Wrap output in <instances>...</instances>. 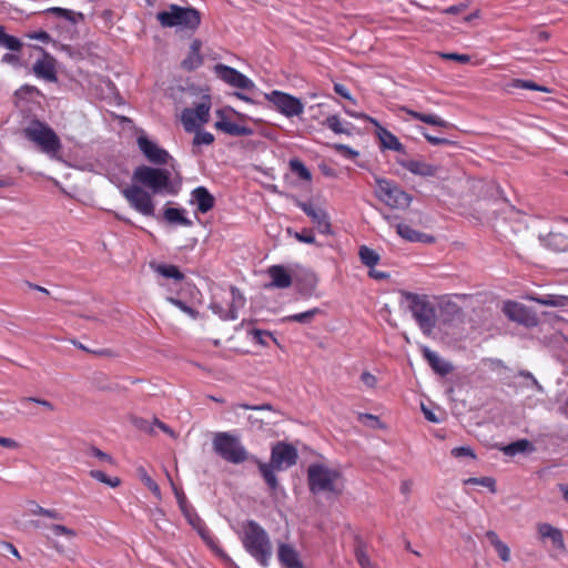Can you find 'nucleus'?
<instances>
[{
	"instance_id": "obj_56",
	"label": "nucleus",
	"mask_w": 568,
	"mask_h": 568,
	"mask_svg": "<svg viewBox=\"0 0 568 568\" xmlns=\"http://www.w3.org/2000/svg\"><path fill=\"white\" fill-rule=\"evenodd\" d=\"M131 423L140 430L150 432L149 422L142 417L133 416L131 417Z\"/></svg>"
},
{
	"instance_id": "obj_46",
	"label": "nucleus",
	"mask_w": 568,
	"mask_h": 568,
	"mask_svg": "<svg viewBox=\"0 0 568 568\" xmlns=\"http://www.w3.org/2000/svg\"><path fill=\"white\" fill-rule=\"evenodd\" d=\"M355 557L361 566V568H375V566L372 564L365 548L362 545H358L355 549Z\"/></svg>"
},
{
	"instance_id": "obj_34",
	"label": "nucleus",
	"mask_w": 568,
	"mask_h": 568,
	"mask_svg": "<svg viewBox=\"0 0 568 568\" xmlns=\"http://www.w3.org/2000/svg\"><path fill=\"white\" fill-rule=\"evenodd\" d=\"M546 245L555 252H567L568 236L559 232H550L546 237Z\"/></svg>"
},
{
	"instance_id": "obj_28",
	"label": "nucleus",
	"mask_w": 568,
	"mask_h": 568,
	"mask_svg": "<svg viewBox=\"0 0 568 568\" xmlns=\"http://www.w3.org/2000/svg\"><path fill=\"white\" fill-rule=\"evenodd\" d=\"M215 129L222 131L232 136H244L251 133V130L246 126L239 125L235 122L230 121L226 118H222L214 124Z\"/></svg>"
},
{
	"instance_id": "obj_33",
	"label": "nucleus",
	"mask_w": 568,
	"mask_h": 568,
	"mask_svg": "<svg viewBox=\"0 0 568 568\" xmlns=\"http://www.w3.org/2000/svg\"><path fill=\"white\" fill-rule=\"evenodd\" d=\"M535 450L534 445L528 439H519L510 443L501 448L506 456H516L517 454L531 453Z\"/></svg>"
},
{
	"instance_id": "obj_26",
	"label": "nucleus",
	"mask_w": 568,
	"mask_h": 568,
	"mask_svg": "<svg viewBox=\"0 0 568 568\" xmlns=\"http://www.w3.org/2000/svg\"><path fill=\"white\" fill-rule=\"evenodd\" d=\"M400 110L403 112H405L406 114L410 115L413 119L422 121V122L430 124V125H434V126H439V128H444V129L452 126V124L449 122L439 118L436 114H426V113L417 112L412 109H408L407 106H402Z\"/></svg>"
},
{
	"instance_id": "obj_20",
	"label": "nucleus",
	"mask_w": 568,
	"mask_h": 568,
	"mask_svg": "<svg viewBox=\"0 0 568 568\" xmlns=\"http://www.w3.org/2000/svg\"><path fill=\"white\" fill-rule=\"evenodd\" d=\"M384 220L392 226H395L396 227V232L397 234L409 241V242H424V241H430L432 237H428L426 236L425 234L418 232V231H415L414 229H412L409 225L407 224H404V223H395L397 217L396 216H393V215H387L385 214L384 215Z\"/></svg>"
},
{
	"instance_id": "obj_16",
	"label": "nucleus",
	"mask_w": 568,
	"mask_h": 568,
	"mask_svg": "<svg viewBox=\"0 0 568 568\" xmlns=\"http://www.w3.org/2000/svg\"><path fill=\"white\" fill-rule=\"evenodd\" d=\"M503 312L510 321L526 326H532L537 323L535 314H532L524 304L515 301L504 302Z\"/></svg>"
},
{
	"instance_id": "obj_3",
	"label": "nucleus",
	"mask_w": 568,
	"mask_h": 568,
	"mask_svg": "<svg viewBox=\"0 0 568 568\" xmlns=\"http://www.w3.org/2000/svg\"><path fill=\"white\" fill-rule=\"evenodd\" d=\"M307 481L310 491L314 495L323 493L328 496L338 497L344 490V478L341 471L322 464L308 466Z\"/></svg>"
},
{
	"instance_id": "obj_63",
	"label": "nucleus",
	"mask_w": 568,
	"mask_h": 568,
	"mask_svg": "<svg viewBox=\"0 0 568 568\" xmlns=\"http://www.w3.org/2000/svg\"><path fill=\"white\" fill-rule=\"evenodd\" d=\"M30 39L39 40L43 43H48L51 40V37L45 31H38L29 34Z\"/></svg>"
},
{
	"instance_id": "obj_19",
	"label": "nucleus",
	"mask_w": 568,
	"mask_h": 568,
	"mask_svg": "<svg viewBox=\"0 0 568 568\" xmlns=\"http://www.w3.org/2000/svg\"><path fill=\"white\" fill-rule=\"evenodd\" d=\"M398 164L414 175L430 178L436 176L439 168L422 160H398Z\"/></svg>"
},
{
	"instance_id": "obj_13",
	"label": "nucleus",
	"mask_w": 568,
	"mask_h": 568,
	"mask_svg": "<svg viewBox=\"0 0 568 568\" xmlns=\"http://www.w3.org/2000/svg\"><path fill=\"white\" fill-rule=\"evenodd\" d=\"M214 72L217 78L233 88L250 90L254 85L246 75L232 67L219 63L214 67Z\"/></svg>"
},
{
	"instance_id": "obj_48",
	"label": "nucleus",
	"mask_w": 568,
	"mask_h": 568,
	"mask_svg": "<svg viewBox=\"0 0 568 568\" xmlns=\"http://www.w3.org/2000/svg\"><path fill=\"white\" fill-rule=\"evenodd\" d=\"M332 148L337 153H339L341 155H343L344 158L349 159V160H354L359 155L358 151L352 149L351 146H348L346 144L335 143L332 145Z\"/></svg>"
},
{
	"instance_id": "obj_43",
	"label": "nucleus",
	"mask_w": 568,
	"mask_h": 568,
	"mask_svg": "<svg viewBox=\"0 0 568 568\" xmlns=\"http://www.w3.org/2000/svg\"><path fill=\"white\" fill-rule=\"evenodd\" d=\"M47 11L49 13H52V14L57 16V17L64 18L65 20H69L72 23H77L79 19L80 20L83 19V14L82 13H80V12L79 13H74L71 10L59 8V7L49 8Z\"/></svg>"
},
{
	"instance_id": "obj_21",
	"label": "nucleus",
	"mask_w": 568,
	"mask_h": 568,
	"mask_svg": "<svg viewBox=\"0 0 568 568\" xmlns=\"http://www.w3.org/2000/svg\"><path fill=\"white\" fill-rule=\"evenodd\" d=\"M277 558L284 568H304L296 549L288 544H280L277 548Z\"/></svg>"
},
{
	"instance_id": "obj_42",
	"label": "nucleus",
	"mask_w": 568,
	"mask_h": 568,
	"mask_svg": "<svg viewBox=\"0 0 568 568\" xmlns=\"http://www.w3.org/2000/svg\"><path fill=\"white\" fill-rule=\"evenodd\" d=\"M296 241L306 244H315L316 239L312 229H303L301 232H294L291 227L286 230Z\"/></svg>"
},
{
	"instance_id": "obj_41",
	"label": "nucleus",
	"mask_w": 568,
	"mask_h": 568,
	"mask_svg": "<svg viewBox=\"0 0 568 568\" xmlns=\"http://www.w3.org/2000/svg\"><path fill=\"white\" fill-rule=\"evenodd\" d=\"M290 169L293 173L298 175V178L303 181H311L312 180V173L311 171L305 166V164L298 160L293 159L290 161Z\"/></svg>"
},
{
	"instance_id": "obj_10",
	"label": "nucleus",
	"mask_w": 568,
	"mask_h": 568,
	"mask_svg": "<svg viewBox=\"0 0 568 568\" xmlns=\"http://www.w3.org/2000/svg\"><path fill=\"white\" fill-rule=\"evenodd\" d=\"M265 99L286 118L298 116L304 112V104L302 101L288 93L274 90L265 94Z\"/></svg>"
},
{
	"instance_id": "obj_8",
	"label": "nucleus",
	"mask_w": 568,
	"mask_h": 568,
	"mask_svg": "<svg viewBox=\"0 0 568 568\" xmlns=\"http://www.w3.org/2000/svg\"><path fill=\"white\" fill-rule=\"evenodd\" d=\"M156 18L163 27H185L196 29L201 23L200 12L194 8H182L172 4L169 11H161Z\"/></svg>"
},
{
	"instance_id": "obj_54",
	"label": "nucleus",
	"mask_w": 568,
	"mask_h": 568,
	"mask_svg": "<svg viewBox=\"0 0 568 568\" xmlns=\"http://www.w3.org/2000/svg\"><path fill=\"white\" fill-rule=\"evenodd\" d=\"M361 381L368 388H375L377 386V378L369 372H363L361 375Z\"/></svg>"
},
{
	"instance_id": "obj_38",
	"label": "nucleus",
	"mask_w": 568,
	"mask_h": 568,
	"mask_svg": "<svg viewBox=\"0 0 568 568\" xmlns=\"http://www.w3.org/2000/svg\"><path fill=\"white\" fill-rule=\"evenodd\" d=\"M322 311L318 307H314L312 310H308L306 312L288 315L284 317V322H297L303 324H308L313 321V318L321 314Z\"/></svg>"
},
{
	"instance_id": "obj_50",
	"label": "nucleus",
	"mask_w": 568,
	"mask_h": 568,
	"mask_svg": "<svg viewBox=\"0 0 568 568\" xmlns=\"http://www.w3.org/2000/svg\"><path fill=\"white\" fill-rule=\"evenodd\" d=\"M166 301L169 303H171L172 305L176 306L178 308H180L182 312L189 314L191 317H193V318L196 317L197 312L194 308H192L191 306H189L186 303H184L183 301L175 298V297H168Z\"/></svg>"
},
{
	"instance_id": "obj_17",
	"label": "nucleus",
	"mask_w": 568,
	"mask_h": 568,
	"mask_svg": "<svg viewBox=\"0 0 568 568\" xmlns=\"http://www.w3.org/2000/svg\"><path fill=\"white\" fill-rule=\"evenodd\" d=\"M42 57L36 61L33 64V73L36 77L43 79L48 82H55L58 80L57 78V70H55V59L44 51L42 48H38Z\"/></svg>"
},
{
	"instance_id": "obj_4",
	"label": "nucleus",
	"mask_w": 568,
	"mask_h": 568,
	"mask_svg": "<svg viewBox=\"0 0 568 568\" xmlns=\"http://www.w3.org/2000/svg\"><path fill=\"white\" fill-rule=\"evenodd\" d=\"M22 132L29 141L38 145L41 152L51 158L57 156L62 149L60 138L54 130L45 122L38 119L31 120L29 124L23 128Z\"/></svg>"
},
{
	"instance_id": "obj_22",
	"label": "nucleus",
	"mask_w": 568,
	"mask_h": 568,
	"mask_svg": "<svg viewBox=\"0 0 568 568\" xmlns=\"http://www.w3.org/2000/svg\"><path fill=\"white\" fill-rule=\"evenodd\" d=\"M537 530L541 540L550 539L552 546L556 549L560 550L561 552L566 551L564 536L559 528H556L547 523H541L537 525Z\"/></svg>"
},
{
	"instance_id": "obj_62",
	"label": "nucleus",
	"mask_w": 568,
	"mask_h": 568,
	"mask_svg": "<svg viewBox=\"0 0 568 568\" xmlns=\"http://www.w3.org/2000/svg\"><path fill=\"white\" fill-rule=\"evenodd\" d=\"M0 446L10 448V449H17L20 447V444L12 438L0 436Z\"/></svg>"
},
{
	"instance_id": "obj_44",
	"label": "nucleus",
	"mask_w": 568,
	"mask_h": 568,
	"mask_svg": "<svg viewBox=\"0 0 568 568\" xmlns=\"http://www.w3.org/2000/svg\"><path fill=\"white\" fill-rule=\"evenodd\" d=\"M90 476L97 479L100 483H103L112 488L120 486L121 479L119 477H110L104 471L99 469H93L90 473Z\"/></svg>"
},
{
	"instance_id": "obj_36",
	"label": "nucleus",
	"mask_w": 568,
	"mask_h": 568,
	"mask_svg": "<svg viewBox=\"0 0 568 568\" xmlns=\"http://www.w3.org/2000/svg\"><path fill=\"white\" fill-rule=\"evenodd\" d=\"M323 125L332 130L336 134L351 135V131L346 128L345 123L337 114L328 115Z\"/></svg>"
},
{
	"instance_id": "obj_12",
	"label": "nucleus",
	"mask_w": 568,
	"mask_h": 568,
	"mask_svg": "<svg viewBox=\"0 0 568 568\" xmlns=\"http://www.w3.org/2000/svg\"><path fill=\"white\" fill-rule=\"evenodd\" d=\"M297 449L287 443L278 442L272 447L271 462L277 470L287 469L297 463Z\"/></svg>"
},
{
	"instance_id": "obj_39",
	"label": "nucleus",
	"mask_w": 568,
	"mask_h": 568,
	"mask_svg": "<svg viewBox=\"0 0 568 568\" xmlns=\"http://www.w3.org/2000/svg\"><path fill=\"white\" fill-rule=\"evenodd\" d=\"M136 475L155 497L161 498V490L159 485L150 477V475L148 474L146 469L143 466L136 468Z\"/></svg>"
},
{
	"instance_id": "obj_7",
	"label": "nucleus",
	"mask_w": 568,
	"mask_h": 568,
	"mask_svg": "<svg viewBox=\"0 0 568 568\" xmlns=\"http://www.w3.org/2000/svg\"><path fill=\"white\" fill-rule=\"evenodd\" d=\"M375 194L379 201L387 206L397 210H405L412 203V196L406 193L398 184L392 180L375 178Z\"/></svg>"
},
{
	"instance_id": "obj_1",
	"label": "nucleus",
	"mask_w": 568,
	"mask_h": 568,
	"mask_svg": "<svg viewBox=\"0 0 568 568\" xmlns=\"http://www.w3.org/2000/svg\"><path fill=\"white\" fill-rule=\"evenodd\" d=\"M132 182L121 190V194L130 207L146 217L155 214L152 194L176 195L180 189L172 182L171 171L149 165L138 166L133 171Z\"/></svg>"
},
{
	"instance_id": "obj_45",
	"label": "nucleus",
	"mask_w": 568,
	"mask_h": 568,
	"mask_svg": "<svg viewBox=\"0 0 568 568\" xmlns=\"http://www.w3.org/2000/svg\"><path fill=\"white\" fill-rule=\"evenodd\" d=\"M513 85L518 89H527V90H534V91H540V92H547V93L551 92L550 89H548L544 85H539L529 80L516 79V80H514Z\"/></svg>"
},
{
	"instance_id": "obj_6",
	"label": "nucleus",
	"mask_w": 568,
	"mask_h": 568,
	"mask_svg": "<svg viewBox=\"0 0 568 568\" xmlns=\"http://www.w3.org/2000/svg\"><path fill=\"white\" fill-rule=\"evenodd\" d=\"M212 446L216 455L227 463L239 465L248 459V452L242 445L240 438L229 432L216 433Z\"/></svg>"
},
{
	"instance_id": "obj_60",
	"label": "nucleus",
	"mask_w": 568,
	"mask_h": 568,
	"mask_svg": "<svg viewBox=\"0 0 568 568\" xmlns=\"http://www.w3.org/2000/svg\"><path fill=\"white\" fill-rule=\"evenodd\" d=\"M23 402H33V403H37L39 405H41L42 407H44L45 409L48 410H53L54 409V406L52 405V403H50L49 400L47 399H42V398H36V397H26L22 399Z\"/></svg>"
},
{
	"instance_id": "obj_47",
	"label": "nucleus",
	"mask_w": 568,
	"mask_h": 568,
	"mask_svg": "<svg viewBox=\"0 0 568 568\" xmlns=\"http://www.w3.org/2000/svg\"><path fill=\"white\" fill-rule=\"evenodd\" d=\"M49 529L55 537L64 536L67 538H73L77 536L75 530L60 524H52L49 526Z\"/></svg>"
},
{
	"instance_id": "obj_32",
	"label": "nucleus",
	"mask_w": 568,
	"mask_h": 568,
	"mask_svg": "<svg viewBox=\"0 0 568 568\" xmlns=\"http://www.w3.org/2000/svg\"><path fill=\"white\" fill-rule=\"evenodd\" d=\"M486 538L489 540L491 546L498 554V557L504 561L508 562L510 560V549L509 547L500 540L497 532L494 530H488L486 532Z\"/></svg>"
},
{
	"instance_id": "obj_57",
	"label": "nucleus",
	"mask_w": 568,
	"mask_h": 568,
	"mask_svg": "<svg viewBox=\"0 0 568 568\" xmlns=\"http://www.w3.org/2000/svg\"><path fill=\"white\" fill-rule=\"evenodd\" d=\"M443 57L445 59H448V60H454V61H457L459 63H468L470 61V57L467 55V54H459V53H445L443 54Z\"/></svg>"
},
{
	"instance_id": "obj_27",
	"label": "nucleus",
	"mask_w": 568,
	"mask_h": 568,
	"mask_svg": "<svg viewBox=\"0 0 568 568\" xmlns=\"http://www.w3.org/2000/svg\"><path fill=\"white\" fill-rule=\"evenodd\" d=\"M184 209L165 207L163 211V219L171 225H182L190 227L193 222L185 215Z\"/></svg>"
},
{
	"instance_id": "obj_30",
	"label": "nucleus",
	"mask_w": 568,
	"mask_h": 568,
	"mask_svg": "<svg viewBox=\"0 0 568 568\" xmlns=\"http://www.w3.org/2000/svg\"><path fill=\"white\" fill-rule=\"evenodd\" d=\"M260 474L266 483L271 491H275L278 488V480L275 471H278L272 463L257 462Z\"/></svg>"
},
{
	"instance_id": "obj_9",
	"label": "nucleus",
	"mask_w": 568,
	"mask_h": 568,
	"mask_svg": "<svg viewBox=\"0 0 568 568\" xmlns=\"http://www.w3.org/2000/svg\"><path fill=\"white\" fill-rule=\"evenodd\" d=\"M140 151L143 153L145 159L154 165L169 164L172 171L178 172L176 161L170 155V153L151 141L145 135H139L136 139Z\"/></svg>"
},
{
	"instance_id": "obj_52",
	"label": "nucleus",
	"mask_w": 568,
	"mask_h": 568,
	"mask_svg": "<svg viewBox=\"0 0 568 568\" xmlns=\"http://www.w3.org/2000/svg\"><path fill=\"white\" fill-rule=\"evenodd\" d=\"M423 136L432 145H455L456 144V142H454L452 140H448L446 138L435 136L427 132H423Z\"/></svg>"
},
{
	"instance_id": "obj_55",
	"label": "nucleus",
	"mask_w": 568,
	"mask_h": 568,
	"mask_svg": "<svg viewBox=\"0 0 568 568\" xmlns=\"http://www.w3.org/2000/svg\"><path fill=\"white\" fill-rule=\"evenodd\" d=\"M90 454L92 456L103 460V462L109 463V464L113 463V458L109 454H106V453L102 452L101 449H99L98 447L92 446L90 448Z\"/></svg>"
},
{
	"instance_id": "obj_40",
	"label": "nucleus",
	"mask_w": 568,
	"mask_h": 568,
	"mask_svg": "<svg viewBox=\"0 0 568 568\" xmlns=\"http://www.w3.org/2000/svg\"><path fill=\"white\" fill-rule=\"evenodd\" d=\"M0 45L11 51H20L22 42L18 38L6 33L3 27L0 26Z\"/></svg>"
},
{
	"instance_id": "obj_37",
	"label": "nucleus",
	"mask_w": 568,
	"mask_h": 568,
	"mask_svg": "<svg viewBox=\"0 0 568 568\" xmlns=\"http://www.w3.org/2000/svg\"><path fill=\"white\" fill-rule=\"evenodd\" d=\"M361 262L367 267H374L378 264L381 257L373 248L362 245L358 251Z\"/></svg>"
},
{
	"instance_id": "obj_51",
	"label": "nucleus",
	"mask_w": 568,
	"mask_h": 568,
	"mask_svg": "<svg viewBox=\"0 0 568 568\" xmlns=\"http://www.w3.org/2000/svg\"><path fill=\"white\" fill-rule=\"evenodd\" d=\"M450 454L455 458H460V457H470L473 459L476 458L475 452L468 446L455 447L452 449Z\"/></svg>"
},
{
	"instance_id": "obj_5",
	"label": "nucleus",
	"mask_w": 568,
	"mask_h": 568,
	"mask_svg": "<svg viewBox=\"0 0 568 568\" xmlns=\"http://www.w3.org/2000/svg\"><path fill=\"white\" fill-rule=\"evenodd\" d=\"M408 308L424 334L429 335L436 326V311L427 295L400 291Z\"/></svg>"
},
{
	"instance_id": "obj_15",
	"label": "nucleus",
	"mask_w": 568,
	"mask_h": 568,
	"mask_svg": "<svg viewBox=\"0 0 568 568\" xmlns=\"http://www.w3.org/2000/svg\"><path fill=\"white\" fill-rule=\"evenodd\" d=\"M351 115L358 118V119L368 120L369 122H372L373 124H375L377 126L376 133H377L382 150H392V151H395L398 153L406 152L404 144L398 140V138L395 134H393L390 131H388L387 129L381 126L379 123L376 120H374L373 118H371L368 115H364V114L356 115L353 113H351Z\"/></svg>"
},
{
	"instance_id": "obj_29",
	"label": "nucleus",
	"mask_w": 568,
	"mask_h": 568,
	"mask_svg": "<svg viewBox=\"0 0 568 568\" xmlns=\"http://www.w3.org/2000/svg\"><path fill=\"white\" fill-rule=\"evenodd\" d=\"M424 357L427 359L430 367L442 376H445L453 371V366L449 363L442 359L436 353L428 348L424 349Z\"/></svg>"
},
{
	"instance_id": "obj_61",
	"label": "nucleus",
	"mask_w": 568,
	"mask_h": 568,
	"mask_svg": "<svg viewBox=\"0 0 568 568\" xmlns=\"http://www.w3.org/2000/svg\"><path fill=\"white\" fill-rule=\"evenodd\" d=\"M334 91H335L336 94L343 97L344 99L353 101V98L351 97L348 89L344 84L335 83L334 84Z\"/></svg>"
},
{
	"instance_id": "obj_18",
	"label": "nucleus",
	"mask_w": 568,
	"mask_h": 568,
	"mask_svg": "<svg viewBox=\"0 0 568 568\" xmlns=\"http://www.w3.org/2000/svg\"><path fill=\"white\" fill-rule=\"evenodd\" d=\"M190 204L195 205L197 212L205 214L215 205V197L205 186H197L191 192Z\"/></svg>"
},
{
	"instance_id": "obj_53",
	"label": "nucleus",
	"mask_w": 568,
	"mask_h": 568,
	"mask_svg": "<svg viewBox=\"0 0 568 568\" xmlns=\"http://www.w3.org/2000/svg\"><path fill=\"white\" fill-rule=\"evenodd\" d=\"M467 483L481 485L488 487L491 491H495V480L491 477L469 478Z\"/></svg>"
},
{
	"instance_id": "obj_58",
	"label": "nucleus",
	"mask_w": 568,
	"mask_h": 568,
	"mask_svg": "<svg viewBox=\"0 0 568 568\" xmlns=\"http://www.w3.org/2000/svg\"><path fill=\"white\" fill-rule=\"evenodd\" d=\"M28 506H29V513L31 515H34V516H43L44 515V510L45 508H43L42 506H40L38 503H36L34 500H30L28 501Z\"/></svg>"
},
{
	"instance_id": "obj_49",
	"label": "nucleus",
	"mask_w": 568,
	"mask_h": 568,
	"mask_svg": "<svg viewBox=\"0 0 568 568\" xmlns=\"http://www.w3.org/2000/svg\"><path fill=\"white\" fill-rule=\"evenodd\" d=\"M214 142V135L207 131H197L193 139L194 145H210Z\"/></svg>"
},
{
	"instance_id": "obj_64",
	"label": "nucleus",
	"mask_w": 568,
	"mask_h": 568,
	"mask_svg": "<svg viewBox=\"0 0 568 568\" xmlns=\"http://www.w3.org/2000/svg\"><path fill=\"white\" fill-rule=\"evenodd\" d=\"M1 61L4 63L18 65L20 62V58H19V55L13 54V53H6L2 55Z\"/></svg>"
},
{
	"instance_id": "obj_2",
	"label": "nucleus",
	"mask_w": 568,
	"mask_h": 568,
	"mask_svg": "<svg viewBox=\"0 0 568 568\" xmlns=\"http://www.w3.org/2000/svg\"><path fill=\"white\" fill-rule=\"evenodd\" d=\"M242 544L244 549L262 566L268 567L272 558V544L266 530L255 520L242 525Z\"/></svg>"
},
{
	"instance_id": "obj_59",
	"label": "nucleus",
	"mask_w": 568,
	"mask_h": 568,
	"mask_svg": "<svg viewBox=\"0 0 568 568\" xmlns=\"http://www.w3.org/2000/svg\"><path fill=\"white\" fill-rule=\"evenodd\" d=\"M422 412L424 414V417L430 422V423H440L442 419L429 408H427L425 405H422Z\"/></svg>"
},
{
	"instance_id": "obj_35",
	"label": "nucleus",
	"mask_w": 568,
	"mask_h": 568,
	"mask_svg": "<svg viewBox=\"0 0 568 568\" xmlns=\"http://www.w3.org/2000/svg\"><path fill=\"white\" fill-rule=\"evenodd\" d=\"M530 301H534L544 306L564 307L568 304V297L564 295L547 294L544 296H528Z\"/></svg>"
},
{
	"instance_id": "obj_14",
	"label": "nucleus",
	"mask_w": 568,
	"mask_h": 568,
	"mask_svg": "<svg viewBox=\"0 0 568 568\" xmlns=\"http://www.w3.org/2000/svg\"><path fill=\"white\" fill-rule=\"evenodd\" d=\"M296 205L308 216L316 225L321 234L331 235L333 233L329 216L323 209L315 207L311 203L296 201Z\"/></svg>"
},
{
	"instance_id": "obj_24",
	"label": "nucleus",
	"mask_w": 568,
	"mask_h": 568,
	"mask_svg": "<svg viewBox=\"0 0 568 568\" xmlns=\"http://www.w3.org/2000/svg\"><path fill=\"white\" fill-rule=\"evenodd\" d=\"M201 48H202V42L199 39H194L191 42L187 57L181 63V65L184 70H186V71L196 70L203 63Z\"/></svg>"
},
{
	"instance_id": "obj_23",
	"label": "nucleus",
	"mask_w": 568,
	"mask_h": 568,
	"mask_svg": "<svg viewBox=\"0 0 568 568\" xmlns=\"http://www.w3.org/2000/svg\"><path fill=\"white\" fill-rule=\"evenodd\" d=\"M267 274L271 278L268 286L277 288H287L292 285L293 278L287 268L283 265H272L267 268Z\"/></svg>"
},
{
	"instance_id": "obj_31",
	"label": "nucleus",
	"mask_w": 568,
	"mask_h": 568,
	"mask_svg": "<svg viewBox=\"0 0 568 568\" xmlns=\"http://www.w3.org/2000/svg\"><path fill=\"white\" fill-rule=\"evenodd\" d=\"M245 297L237 287H231V304L224 320L233 321L237 318V311L245 305Z\"/></svg>"
},
{
	"instance_id": "obj_25",
	"label": "nucleus",
	"mask_w": 568,
	"mask_h": 568,
	"mask_svg": "<svg viewBox=\"0 0 568 568\" xmlns=\"http://www.w3.org/2000/svg\"><path fill=\"white\" fill-rule=\"evenodd\" d=\"M151 268L159 275L173 280L175 283H181L184 281L185 275L183 272L173 264L165 263H151Z\"/></svg>"
},
{
	"instance_id": "obj_11",
	"label": "nucleus",
	"mask_w": 568,
	"mask_h": 568,
	"mask_svg": "<svg viewBox=\"0 0 568 568\" xmlns=\"http://www.w3.org/2000/svg\"><path fill=\"white\" fill-rule=\"evenodd\" d=\"M211 102L209 99L197 103L194 108H185L181 114V122L186 132L195 131L210 119Z\"/></svg>"
}]
</instances>
